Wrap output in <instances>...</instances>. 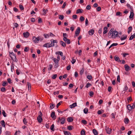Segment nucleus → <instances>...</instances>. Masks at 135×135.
<instances>
[{"mask_svg":"<svg viewBox=\"0 0 135 135\" xmlns=\"http://www.w3.org/2000/svg\"><path fill=\"white\" fill-rule=\"evenodd\" d=\"M118 32L117 31L115 30L114 31V29H111L108 35V36L112 38H115L118 36Z\"/></svg>","mask_w":135,"mask_h":135,"instance_id":"obj_1","label":"nucleus"},{"mask_svg":"<svg viewBox=\"0 0 135 135\" xmlns=\"http://www.w3.org/2000/svg\"><path fill=\"white\" fill-rule=\"evenodd\" d=\"M9 55L10 57L13 61L16 62H17L18 60L16 57V56L15 54L13 52H9Z\"/></svg>","mask_w":135,"mask_h":135,"instance_id":"obj_2","label":"nucleus"},{"mask_svg":"<svg viewBox=\"0 0 135 135\" xmlns=\"http://www.w3.org/2000/svg\"><path fill=\"white\" fill-rule=\"evenodd\" d=\"M38 114H39L37 118V120L38 122L39 123H41L42 121V114L41 112L40 111L38 112Z\"/></svg>","mask_w":135,"mask_h":135,"instance_id":"obj_3","label":"nucleus"},{"mask_svg":"<svg viewBox=\"0 0 135 135\" xmlns=\"http://www.w3.org/2000/svg\"><path fill=\"white\" fill-rule=\"evenodd\" d=\"M53 45H52V44H50V43H47L44 45L43 46L44 47L49 48L50 47H53Z\"/></svg>","mask_w":135,"mask_h":135,"instance_id":"obj_4","label":"nucleus"},{"mask_svg":"<svg viewBox=\"0 0 135 135\" xmlns=\"http://www.w3.org/2000/svg\"><path fill=\"white\" fill-rule=\"evenodd\" d=\"M40 40V39L39 37H36L35 36L33 37L32 40L35 43H38Z\"/></svg>","mask_w":135,"mask_h":135,"instance_id":"obj_5","label":"nucleus"},{"mask_svg":"<svg viewBox=\"0 0 135 135\" xmlns=\"http://www.w3.org/2000/svg\"><path fill=\"white\" fill-rule=\"evenodd\" d=\"M80 31V28L79 27H78L75 31V35L76 36H78Z\"/></svg>","mask_w":135,"mask_h":135,"instance_id":"obj_6","label":"nucleus"},{"mask_svg":"<svg viewBox=\"0 0 135 135\" xmlns=\"http://www.w3.org/2000/svg\"><path fill=\"white\" fill-rule=\"evenodd\" d=\"M124 66L125 70L126 71H128L131 70V68L127 64L125 65Z\"/></svg>","mask_w":135,"mask_h":135,"instance_id":"obj_7","label":"nucleus"},{"mask_svg":"<svg viewBox=\"0 0 135 135\" xmlns=\"http://www.w3.org/2000/svg\"><path fill=\"white\" fill-rule=\"evenodd\" d=\"M29 35L30 33L28 32H24L23 33V35L24 37H28L29 36Z\"/></svg>","mask_w":135,"mask_h":135,"instance_id":"obj_8","label":"nucleus"},{"mask_svg":"<svg viewBox=\"0 0 135 135\" xmlns=\"http://www.w3.org/2000/svg\"><path fill=\"white\" fill-rule=\"evenodd\" d=\"M114 58L115 61L118 62H121V60H120V59L119 57L117 55H115L114 56Z\"/></svg>","mask_w":135,"mask_h":135,"instance_id":"obj_9","label":"nucleus"},{"mask_svg":"<svg viewBox=\"0 0 135 135\" xmlns=\"http://www.w3.org/2000/svg\"><path fill=\"white\" fill-rule=\"evenodd\" d=\"M63 40L67 44H69L70 43V40L67 38H65Z\"/></svg>","mask_w":135,"mask_h":135,"instance_id":"obj_10","label":"nucleus"},{"mask_svg":"<svg viewBox=\"0 0 135 135\" xmlns=\"http://www.w3.org/2000/svg\"><path fill=\"white\" fill-rule=\"evenodd\" d=\"M51 44H52V45H54L53 46L55 45L54 44L55 43H57V41L56 40H54L53 39H52L51 40Z\"/></svg>","mask_w":135,"mask_h":135,"instance_id":"obj_11","label":"nucleus"},{"mask_svg":"<svg viewBox=\"0 0 135 135\" xmlns=\"http://www.w3.org/2000/svg\"><path fill=\"white\" fill-rule=\"evenodd\" d=\"M127 37V36L126 35H123L122 37H121L120 38V40L121 41H122L126 39Z\"/></svg>","mask_w":135,"mask_h":135,"instance_id":"obj_12","label":"nucleus"},{"mask_svg":"<svg viewBox=\"0 0 135 135\" xmlns=\"http://www.w3.org/2000/svg\"><path fill=\"white\" fill-rule=\"evenodd\" d=\"M106 130L107 133L108 134H110L112 131L111 129L109 128H107L106 129Z\"/></svg>","mask_w":135,"mask_h":135,"instance_id":"obj_13","label":"nucleus"},{"mask_svg":"<svg viewBox=\"0 0 135 135\" xmlns=\"http://www.w3.org/2000/svg\"><path fill=\"white\" fill-rule=\"evenodd\" d=\"M94 32V30L93 29L90 30L89 31V33L90 35H92Z\"/></svg>","mask_w":135,"mask_h":135,"instance_id":"obj_14","label":"nucleus"},{"mask_svg":"<svg viewBox=\"0 0 135 135\" xmlns=\"http://www.w3.org/2000/svg\"><path fill=\"white\" fill-rule=\"evenodd\" d=\"M51 118L54 119H55L56 118V116L55 117V112H52L51 114Z\"/></svg>","mask_w":135,"mask_h":135,"instance_id":"obj_15","label":"nucleus"},{"mask_svg":"<svg viewBox=\"0 0 135 135\" xmlns=\"http://www.w3.org/2000/svg\"><path fill=\"white\" fill-rule=\"evenodd\" d=\"M76 105L77 104L76 103H74L72 105H70V108H73L76 106Z\"/></svg>","mask_w":135,"mask_h":135,"instance_id":"obj_16","label":"nucleus"},{"mask_svg":"<svg viewBox=\"0 0 135 135\" xmlns=\"http://www.w3.org/2000/svg\"><path fill=\"white\" fill-rule=\"evenodd\" d=\"M60 44L64 47H65L66 46V43L62 41H61Z\"/></svg>","mask_w":135,"mask_h":135,"instance_id":"obj_17","label":"nucleus"},{"mask_svg":"<svg viewBox=\"0 0 135 135\" xmlns=\"http://www.w3.org/2000/svg\"><path fill=\"white\" fill-rule=\"evenodd\" d=\"M65 122V118L64 117L61 118V119L60 123L62 124H63Z\"/></svg>","mask_w":135,"mask_h":135,"instance_id":"obj_18","label":"nucleus"},{"mask_svg":"<svg viewBox=\"0 0 135 135\" xmlns=\"http://www.w3.org/2000/svg\"><path fill=\"white\" fill-rule=\"evenodd\" d=\"M127 107L129 111H131L132 109V108L130 104L128 105L127 106Z\"/></svg>","mask_w":135,"mask_h":135,"instance_id":"obj_19","label":"nucleus"},{"mask_svg":"<svg viewBox=\"0 0 135 135\" xmlns=\"http://www.w3.org/2000/svg\"><path fill=\"white\" fill-rule=\"evenodd\" d=\"M55 54L56 55H60L61 56H62L63 55V53L61 51H58L55 52Z\"/></svg>","mask_w":135,"mask_h":135,"instance_id":"obj_20","label":"nucleus"},{"mask_svg":"<svg viewBox=\"0 0 135 135\" xmlns=\"http://www.w3.org/2000/svg\"><path fill=\"white\" fill-rule=\"evenodd\" d=\"M132 29V27L131 26L129 27L128 28V34L129 33Z\"/></svg>","mask_w":135,"mask_h":135,"instance_id":"obj_21","label":"nucleus"},{"mask_svg":"<svg viewBox=\"0 0 135 135\" xmlns=\"http://www.w3.org/2000/svg\"><path fill=\"white\" fill-rule=\"evenodd\" d=\"M64 132L65 135H71L70 133L69 132L64 131Z\"/></svg>","mask_w":135,"mask_h":135,"instance_id":"obj_22","label":"nucleus"},{"mask_svg":"<svg viewBox=\"0 0 135 135\" xmlns=\"http://www.w3.org/2000/svg\"><path fill=\"white\" fill-rule=\"evenodd\" d=\"M82 11H83L82 9H78L76 10V13L78 14L79 13H81L83 12Z\"/></svg>","mask_w":135,"mask_h":135,"instance_id":"obj_23","label":"nucleus"},{"mask_svg":"<svg viewBox=\"0 0 135 135\" xmlns=\"http://www.w3.org/2000/svg\"><path fill=\"white\" fill-rule=\"evenodd\" d=\"M2 126L3 127H5V122L4 120H2L0 122Z\"/></svg>","mask_w":135,"mask_h":135,"instance_id":"obj_24","label":"nucleus"},{"mask_svg":"<svg viewBox=\"0 0 135 135\" xmlns=\"http://www.w3.org/2000/svg\"><path fill=\"white\" fill-rule=\"evenodd\" d=\"M134 38H135V33H134L130 37L129 40H132Z\"/></svg>","mask_w":135,"mask_h":135,"instance_id":"obj_25","label":"nucleus"},{"mask_svg":"<svg viewBox=\"0 0 135 135\" xmlns=\"http://www.w3.org/2000/svg\"><path fill=\"white\" fill-rule=\"evenodd\" d=\"M67 120L69 122H72L73 120V119L72 117H69L67 118Z\"/></svg>","mask_w":135,"mask_h":135,"instance_id":"obj_26","label":"nucleus"},{"mask_svg":"<svg viewBox=\"0 0 135 135\" xmlns=\"http://www.w3.org/2000/svg\"><path fill=\"white\" fill-rule=\"evenodd\" d=\"M81 135H85V131L84 129H83L80 132Z\"/></svg>","mask_w":135,"mask_h":135,"instance_id":"obj_27","label":"nucleus"},{"mask_svg":"<svg viewBox=\"0 0 135 135\" xmlns=\"http://www.w3.org/2000/svg\"><path fill=\"white\" fill-rule=\"evenodd\" d=\"M63 40L65 38H67L68 35L66 33H63Z\"/></svg>","mask_w":135,"mask_h":135,"instance_id":"obj_28","label":"nucleus"},{"mask_svg":"<svg viewBox=\"0 0 135 135\" xmlns=\"http://www.w3.org/2000/svg\"><path fill=\"white\" fill-rule=\"evenodd\" d=\"M107 27H105L104 28V31H103V33L104 34L106 33L107 32Z\"/></svg>","mask_w":135,"mask_h":135,"instance_id":"obj_29","label":"nucleus"},{"mask_svg":"<svg viewBox=\"0 0 135 135\" xmlns=\"http://www.w3.org/2000/svg\"><path fill=\"white\" fill-rule=\"evenodd\" d=\"M64 18V16L62 15H60L59 16V18L61 20H62Z\"/></svg>","mask_w":135,"mask_h":135,"instance_id":"obj_30","label":"nucleus"},{"mask_svg":"<svg viewBox=\"0 0 135 135\" xmlns=\"http://www.w3.org/2000/svg\"><path fill=\"white\" fill-rule=\"evenodd\" d=\"M124 122L125 124H127L129 122V120L128 118H126L124 119Z\"/></svg>","mask_w":135,"mask_h":135,"instance_id":"obj_31","label":"nucleus"},{"mask_svg":"<svg viewBox=\"0 0 135 135\" xmlns=\"http://www.w3.org/2000/svg\"><path fill=\"white\" fill-rule=\"evenodd\" d=\"M88 108H85L83 110L84 113L85 114H87L88 112Z\"/></svg>","mask_w":135,"mask_h":135,"instance_id":"obj_32","label":"nucleus"},{"mask_svg":"<svg viewBox=\"0 0 135 135\" xmlns=\"http://www.w3.org/2000/svg\"><path fill=\"white\" fill-rule=\"evenodd\" d=\"M93 132L95 135H97L98 134L97 130L95 129H93Z\"/></svg>","mask_w":135,"mask_h":135,"instance_id":"obj_33","label":"nucleus"},{"mask_svg":"<svg viewBox=\"0 0 135 135\" xmlns=\"http://www.w3.org/2000/svg\"><path fill=\"white\" fill-rule=\"evenodd\" d=\"M14 65L13 64H12L11 66V71L12 72H13V70H14Z\"/></svg>","mask_w":135,"mask_h":135,"instance_id":"obj_34","label":"nucleus"},{"mask_svg":"<svg viewBox=\"0 0 135 135\" xmlns=\"http://www.w3.org/2000/svg\"><path fill=\"white\" fill-rule=\"evenodd\" d=\"M134 16V13L133 12H131L130 13V14L129 16L130 18H132Z\"/></svg>","mask_w":135,"mask_h":135,"instance_id":"obj_35","label":"nucleus"},{"mask_svg":"<svg viewBox=\"0 0 135 135\" xmlns=\"http://www.w3.org/2000/svg\"><path fill=\"white\" fill-rule=\"evenodd\" d=\"M67 129L69 130H71L73 129V127L72 126H69L67 127Z\"/></svg>","mask_w":135,"mask_h":135,"instance_id":"obj_36","label":"nucleus"},{"mask_svg":"<svg viewBox=\"0 0 135 135\" xmlns=\"http://www.w3.org/2000/svg\"><path fill=\"white\" fill-rule=\"evenodd\" d=\"M92 85L90 83H87L86 85L85 86V87L86 88H88V87H89L90 86H91Z\"/></svg>","mask_w":135,"mask_h":135,"instance_id":"obj_37","label":"nucleus"},{"mask_svg":"<svg viewBox=\"0 0 135 135\" xmlns=\"http://www.w3.org/2000/svg\"><path fill=\"white\" fill-rule=\"evenodd\" d=\"M127 6L128 8H129L131 11H133V7L130 4H127Z\"/></svg>","mask_w":135,"mask_h":135,"instance_id":"obj_38","label":"nucleus"},{"mask_svg":"<svg viewBox=\"0 0 135 135\" xmlns=\"http://www.w3.org/2000/svg\"><path fill=\"white\" fill-rule=\"evenodd\" d=\"M23 122L24 124L25 125H26L27 123V121L26 119L24 118L23 120Z\"/></svg>","mask_w":135,"mask_h":135,"instance_id":"obj_39","label":"nucleus"},{"mask_svg":"<svg viewBox=\"0 0 135 135\" xmlns=\"http://www.w3.org/2000/svg\"><path fill=\"white\" fill-rule=\"evenodd\" d=\"M85 18L83 16H81L80 18V20L82 22L84 21Z\"/></svg>","mask_w":135,"mask_h":135,"instance_id":"obj_40","label":"nucleus"},{"mask_svg":"<svg viewBox=\"0 0 135 135\" xmlns=\"http://www.w3.org/2000/svg\"><path fill=\"white\" fill-rule=\"evenodd\" d=\"M44 36L45 38H49V37L50 35L49 34H44Z\"/></svg>","mask_w":135,"mask_h":135,"instance_id":"obj_41","label":"nucleus"},{"mask_svg":"<svg viewBox=\"0 0 135 135\" xmlns=\"http://www.w3.org/2000/svg\"><path fill=\"white\" fill-rule=\"evenodd\" d=\"M117 16H122V13L120 12H117L116 13Z\"/></svg>","mask_w":135,"mask_h":135,"instance_id":"obj_42","label":"nucleus"},{"mask_svg":"<svg viewBox=\"0 0 135 135\" xmlns=\"http://www.w3.org/2000/svg\"><path fill=\"white\" fill-rule=\"evenodd\" d=\"M55 64L54 65V67L55 68H57L59 66V62H56V63H55Z\"/></svg>","mask_w":135,"mask_h":135,"instance_id":"obj_43","label":"nucleus"},{"mask_svg":"<svg viewBox=\"0 0 135 135\" xmlns=\"http://www.w3.org/2000/svg\"><path fill=\"white\" fill-rule=\"evenodd\" d=\"M19 7L21 10H24V8L23 6L22 5L20 4L19 5Z\"/></svg>","mask_w":135,"mask_h":135,"instance_id":"obj_44","label":"nucleus"},{"mask_svg":"<svg viewBox=\"0 0 135 135\" xmlns=\"http://www.w3.org/2000/svg\"><path fill=\"white\" fill-rule=\"evenodd\" d=\"M27 85L28 90H29L31 88V84L30 83H27Z\"/></svg>","mask_w":135,"mask_h":135,"instance_id":"obj_45","label":"nucleus"},{"mask_svg":"<svg viewBox=\"0 0 135 135\" xmlns=\"http://www.w3.org/2000/svg\"><path fill=\"white\" fill-rule=\"evenodd\" d=\"M8 84L7 81H4L2 84V85L3 86H5Z\"/></svg>","mask_w":135,"mask_h":135,"instance_id":"obj_46","label":"nucleus"},{"mask_svg":"<svg viewBox=\"0 0 135 135\" xmlns=\"http://www.w3.org/2000/svg\"><path fill=\"white\" fill-rule=\"evenodd\" d=\"M87 78L89 80H91L92 79L91 75H88L87 76Z\"/></svg>","mask_w":135,"mask_h":135,"instance_id":"obj_47","label":"nucleus"},{"mask_svg":"<svg viewBox=\"0 0 135 135\" xmlns=\"http://www.w3.org/2000/svg\"><path fill=\"white\" fill-rule=\"evenodd\" d=\"M13 25L16 28L18 27L19 26L18 24L16 23H13Z\"/></svg>","mask_w":135,"mask_h":135,"instance_id":"obj_48","label":"nucleus"},{"mask_svg":"<svg viewBox=\"0 0 135 135\" xmlns=\"http://www.w3.org/2000/svg\"><path fill=\"white\" fill-rule=\"evenodd\" d=\"M57 76V75L56 74H54L52 75V78L53 79H55L56 78Z\"/></svg>","mask_w":135,"mask_h":135,"instance_id":"obj_49","label":"nucleus"},{"mask_svg":"<svg viewBox=\"0 0 135 135\" xmlns=\"http://www.w3.org/2000/svg\"><path fill=\"white\" fill-rule=\"evenodd\" d=\"M55 106V105L54 104H52L50 105V109H52Z\"/></svg>","mask_w":135,"mask_h":135,"instance_id":"obj_50","label":"nucleus"},{"mask_svg":"<svg viewBox=\"0 0 135 135\" xmlns=\"http://www.w3.org/2000/svg\"><path fill=\"white\" fill-rule=\"evenodd\" d=\"M1 90L2 92H5L6 91V89L4 87H2L1 88Z\"/></svg>","mask_w":135,"mask_h":135,"instance_id":"obj_51","label":"nucleus"},{"mask_svg":"<svg viewBox=\"0 0 135 135\" xmlns=\"http://www.w3.org/2000/svg\"><path fill=\"white\" fill-rule=\"evenodd\" d=\"M54 124H52L50 128V129H51V130H52V131H54Z\"/></svg>","mask_w":135,"mask_h":135,"instance_id":"obj_52","label":"nucleus"},{"mask_svg":"<svg viewBox=\"0 0 135 135\" xmlns=\"http://www.w3.org/2000/svg\"><path fill=\"white\" fill-rule=\"evenodd\" d=\"M81 122L85 124H86L87 123V122L85 120H81Z\"/></svg>","mask_w":135,"mask_h":135,"instance_id":"obj_53","label":"nucleus"},{"mask_svg":"<svg viewBox=\"0 0 135 135\" xmlns=\"http://www.w3.org/2000/svg\"><path fill=\"white\" fill-rule=\"evenodd\" d=\"M29 50V48L27 47H25L24 49V51L25 52H27Z\"/></svg>","mask_w":135,"mask_h":135,"instance_id":"obj_54","label":"nucleus"},{"mask_svg":"<svg viewBox=\"0 0 135 135\" xmlns=\"http://www.w3.org/2000/svg\"><path fill=\"white\" fill-rule=\"evenodd\" d=\"M60 92L59 91H55L54 93V95H55L57 94H59Z\"/></svg>","mask_w":135,"mask_h":135,"instance_id":"obj_55","label":"nucleus"},{"mask_svg":"<svg viewBox=\"0 0 135 135\" xmlns=\"http://www.w3.org/2000/svg\"><path fill=\"white\" fill-rule=\"evenodd\" d=\"M6 135H11V133L9 131H6Z\"/></svg>","mask_w":135,"mask_h":135,"instance_id":"obj_56","label":"nucleus"},{"mask_svg":"<svg viewBox=\"0 0 135 135\" xmlns=\"http://www.w3.org/2000/svg\"><path fill=\"white\" fill-rule=\"evenodd\" d=\"M94 95V93L93 91H91L89 93V96L90 97H93Z\"/></svg>","mask_w":135,"mask_h":135,"instance_id":"obj_57","label":"nucleus"},{"mask_svg":"<svg viewBox=\"0 0 135 135\" xmlns=\"http://www.w3.org/2000/svg\"><path fill=\"white\" fill-rule=\"evenodd\" d=\"M121 54L123 55V56L124 57H126L127 55H129L128 53H124L122 54Z\"/></svg>","mask_w":135,"mask_h":135,"instance_id":"obj_58","label":"nucleus"},{"mask_svg":"<svg viewBox=\"0 0 135 135\" xmlns=\"http://www.w3.org/2000/svg\"><path fill=\"white\" fill-rule=\"evenodd\" d=\"M128 87L127 86V85H125L124 88V90L123 91V92L124 91H126V90H128Z\"/></svg>","mask_w":135,"mask_h":135,"instance_id":"obj_59","label":"nucleus"},{"mask_svg":"<svg viewBox=\"0 0 135 135\" xmlns=\"http://www.w3.org/2000/svg\"><path fill=\"white\" fill-rule=\"evenodd\" d=\"M73 18L74 19H76L77 18V16L76 15H74L72 16Z\"/></svg>","mask_w":135,"mask_h":135,"instance_id":"obj_60","label":"nucleus"},{"mask_svg":"<svg viewBox=\"0 0 135 135\" xmlns=\"http://www.w3.org/2000/svg\"><path fill=\"white\" fill-rule=\"evenodd\" d=\"M120 76L119 75H118L117 76V81L118 82H120Z\"/></svg>","mask_w":135,"mask_h":135,"instance_id":"obj_61","label":"nucleus"},{"mask_svg":"<svg viewBox=\"0 0 135 135\" xmlns=\"http://www.w3.org/2000/svg\"><path fill=\"white\" fill-rule=\"evenodd\" d=\"M2 114L4 117H6V113L4 110H2Z\"/></svg>","mask_w":135,"mask_h":135,"instance_id":"obj_62","label":"nucleus"},{"mask_svg":"<svg viewBox=\"0 0 135 135\" xmlns=\"http://www.w3.org/2000/svg\"><path fill=\"white\" fill-rule=\"evenodd\" d=\"M38 23H41L42 22V19L40 17L38 18Z\"/></svg>","mask_w":135,"mask_h":135,"instance_id":"obj_63","label":"nucleus"},{"mask_svg":"<svg viewBox=\"0 0 135 135\" xmlns=\"http://www.w3.org/2000/svg\"><path fill=\"white\" fill-rule=\"evenodd\" d=\"M62 102H60L57 104L56 105L57 108H58L59 106L61 105V104L62 103Z\"/></svg>","mask_w":135,"mask_h":135,"instance_id":"obj_64","label":"nucleus"}]
</instances>
